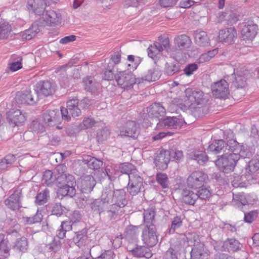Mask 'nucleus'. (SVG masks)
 <instances>
[{"mask_svg":"<svg viewBox=\"0 0 259 259\" xmlns=\"http://www.w3.org/2000/svg\"><path fill=\"white\" fill-rule=\"evenodd\" d=\"M238 161V156L234 153H226L215 161L216 166L225 173L232 171Z\"/></svg>","mask_w":259,"mask_h":259,"instance_id":"obj_1","label":"nucleus"},{"mask_svg":"<svg viewBox=\"0 0 259 259\" xmlns=\"http://www.w3.org/2000/svg\"><path fill=\"white\" fill-rule=\"evenodd\" d=\"M188 242L193 246L191 251L192 259H205L209 256V250L203 243L200 242L199 236L193 235V239L189 240Z\"/></svg>","mask_w":259,"mask_h":259,"instance_id":"obj_2","label":"nucleus"},{"mask_svg":"<svg viewBox=\"0 0 259 259\" xmlns=\"http://www.w3.org/2000/svg\"><path fill=\"white\" fill-rule=\"evenodd\" d=\"M185 104L191 108L195 109L196 106H202L207 102L203 92L200 90L188 88L185 90Z\"/></svg>","mask_w":259,"mask_h":259,"instance_id":"obj_3","label":"nucleus"},{"mask_svg":"<svg viewBox=\"0 0 259 259\" xmlns=\"http://www.w3.org/2000/svg\"><path fill=\"white\" fill-rule=\"evenodd\" d=\"M117 84L123 89H129L135 83L141 82L140 78H136L132 71L125 70L120 71L115 76Z\"/></svg>","mask_w":259,"mask_h":259,"instance_id":"obj_4","label":"nucleus"},{"mask_svg":"<svg viewBox=\"0 0 259 259\" xmlns=\"http://www.w3.org/2000/svg\"><path fill=\"white\" fill-rule=\"evenodd\" d=\"M143 179L139 174L137 170L129 174L128 183L127 190L133 196L137 195L144 189Z\"/></svg>","mask_w":259,"mask_h":259,"instance_id":"obj_5","label":"nucleus"},{"mask_svg":"<svg viewBox=\"0 0 259 259\" xmlns=\"http://www.w3.org/2000/svg\"><path fill=\"white\" fill-rule=\"evenodd\" d=\"M143 243L149 247H153L158 242L157 228L155 225L143 226L141 235Z\"/></svg>","mask_w":259,"mask_h":259,"instance_id":"obj_6","label":"nucleus"},{"mask_svg":"<svg viewBox=\"0 0 259 259\" xmlns=\"http://www.w3.org/2000/svg\"><path fill=\"white\" fill-rule=\"evenodd\" d=\"M211 90L213 96L216 98L226 99L229 95V84L225 79L212 83Z\"/></svg>","mask_w":259,"mask_h":259,"instance_id":"obj_7","label":"nucleus"},{"mask_svg":"<svg viewBox=\"0 0 259 259\" xmlns=\"http://www.w3.org/2000/svg\"><path fill=\"white\" fill-rule=\"evenodd\" d=\"M207 178V174L202 171H193L187 178V185L189 187L193 189L201 188Z\"/></svg>","mask_w":259,"mask_h":259,"instance_id":"obj_8","label":"nucleus"},{"mask_svg":"<svg viewBox=\"0 0 259 259\" xmlns=\"http://www.w3.org/2000/svg\"><path fill=\"white\" fill-rule=\"evenodd\" d=\"M219 245L220 247L214 246V249L229 252H234L241 250L242 248V245L239 241L233 238H228L223 242H219Z\"/></svg>","mask_w":259,"mask_h":259,"instance_id":"obj_9","label":"nucleus"},{"mask_svg":"<svg viewBox=\"0 0 259 259\" xmlns=\"http://www.w3.org/2000/svg\"><path fill=\"white\" fill-rule=\"evenodd\" d=\"M146 115L144 117L152 119H158L159 120L165 113V109L160 103H155L147 108Z\"/></svg>","mask_w":259,"mask_h":259,"instance_id":"obj_10","label":"nucleus"},{"mask_svg":"<svg viewBox=\"0 0 259 259\" xmlns=\"http://www.w3.org/2000/svg\"><path fill=\"white\" fill-rule=\"evenodd\" d=\"M55 92V88L49 81H40L37 83L34 90V94L37 97H45L52 95Z\"/></svg>","mask_w":259,"mask_h":259,"instance_id":"obj_11","label":"nucleus"},{"mask_svg":"<svg viewBox=\"0 0 259 259\" xmlns=\"http://www.w3.org/2000/svg\"><path fill=\"white\" fill-rule=\"evenodd\" d=\"M21 195L20 190H15L13 193L5 200V205L12 210H18L21 207L20 203Z\"/></svg>","mask_w":259,"mask_h":259,"instance_id":"obj_12","label":"nucleus"},{"mask_svg":"<svg viewBox=\"0 0 259 259\" xmlns=\"http://www.w3.org/2000/svg\"><path fill=\"white\" fill-rule=\"evenodd\" d=\"M46 6L45 0H28L26 7L30 12L40 16L44 13Z\"/></svg>","mask_w":259,"mask_h":259,"instance_id":"obj_13","label":"nucleus"},{"mask_svg":"<svg viewBox=\"0 0 259 259\" xmlns=\"http://www.w3.org/2000/svg\"><path fill=\"white\" fill-rule=\"evenodd\" d=\"M38 100L36 95L32 94L29 90H26L17 94L16 100L20 104H26L30 105H34Z\"/></svg>","mask_w":259,"mask_h":259,"instance_id":"obj_14","label":"nucleus"},{"mask_svg":"<svg viewBox=\"0 0 259 259\" xmlns=\"http://www.w3.org/2000/svg\"><path fill=\"white\" fill-rule=\"evenodd\" d=\"M182 121L180 118L176 116H168L163 120H160L157 123L156 128L161 129L163 128H177L181 126Z\"/></svg>","mask_w":259,"mask_h":259,"instance_id":"obj_15","label":"nucleus"},{"mask_svg":"<svg viewBox=\"0 0 259 259\" xmlns=\"http://www.w3.org/2000/svg\"><path fill=\"white\" fill-rule=\"evenodd\" d=\"M42 15L44 21L50 26H56L61 23V15L55 11H46L45 14Z\"/></svg>","mask_w":259,"mask_h":259,"instance_id":"obj_16","label":"nucleus"},{"mask_svg":"<svg viewBox=\"0 0 259 259\" xmlns=\"http://www.w3.org/2000/svg\"><path fill=\"white\" fill-rule=\"evenodd\" d=\"M139 133L137 124L134 121H128L126 124L120 130L118 136L121 137H129L135 138Z\"/></svg>","mask_w":259,"mask_h":259,"instance_id":"obj_17","label":"nucleus"},{"mask_svg":"<svg viewBox=\"0 0 259 259\" xmlns=\"http://www.w3.org/2000/svg\"><path fill=\"white\" fill-rule=\"evenodd\" d=\"M245 71L239 70L238 68L234 69V79L232 81L233 85L237 89H244L246 87V78Z\"/></svg>","mask_w":259,"mask_h":259,"instance_id":"obj_18","label":"nucleus"},{"mask_svg":"<svg viewBox=\"0 0 259 259\" xmlns=\"http://www.w3.org/2000/svg\"><path fill=\"white\" fill-rule=\"evenodd\" d=\"M7 118L9 123L13 126H18L25 122L26 117L25 113H23L20 110L17 109L10 111L8 113Z\"/></svg>","mask_w":259,"mask_h":259,"instance_id":"obj_19","label":"nucleus"},{"mask_svg":"<svg viewBox=\"0 0 259 259\" xmlns=\"http://www.w3.org/2000/svg\"><path fill=\"white\" fill-rule=\"evenodd\" d=\"M237 37V32L234 27L222 29L219 32V38L221 41L231 44Z\"/></svg>","mask_w":259,"mask_h":259,"instance_id":"obj_20","label":"nucleus"},{"mask_svg":"<svg viewBox=\"0 0 259 259\" xmlns=\"http://www.w3.org/2000/svg\"><path fill=\"white\" fill-rule=\"evenodd\" d=\"M258 30L257 25L252 21L248 22L242 29L241 35L244 39L252 40L256 36Z\"/></svg>","mask_w":259,"mask_h":259,"instance_id":"obj_21","label":"nucleus"},{"mask_svg":"<svg viewBox=\"0 0 259 259\" xmlns=\"http://www.w3.org/2000/svg\"><path fill=\"white\" fill-rule=\"evenodd\" d=\"M127 249L132 252V254L136 257H144L147 258L152 256V253L149 249L145 246H137L136 247H132L130 244L127 245Z\"/></svg>","mask_w":259,"mask_h":259,"instance_id":"obj_22","label":"nucleus"},{"mask_svg":"<svg viewBox=\"0 0 259 259\" xmlns=\"http://www.w3.org/2000/svg\"><path fill=\"white\" fill-rule=\"evenodd\" d=\"M139 226H130L126 228L124 233V238L125 240L131 244L136 243L139 233Z\"/></svg>","mask_w":259,"mask_h":259,"instance_id":"obj_23","label":"nucleus"},{"mask_svg":"<svg viewBox=\"0 0 259 259\" xmlns=\"http://www.w3.org/2000/svg\"><path fill=\"white\" fill-rule=\"evenodd\" d=\"M44 121L48 125L57 124L60 120V112L58 110H48L43 114Z\"/></svg>","mask_w":259,"mask_h":259,"instance_id":"obj_24","label":"nucleus"},{"mask_svg":"<svg viewBox=\"0 0 259 259\" xmlns=\"http://www.w3.org/2000/svg\"><path fill=\"white\" fill-rule=\"evenodd\" d=\"M170 152L162 150L158 153L154 159V162L157 166L166 167L170 160Z\"/></svg>","mask_w":259,"mask_h":259,"instance_id":"obj_25","label":"nucleus"},{"mask_svg":"<svg viewBox=\"0 0 259 259\" xmlns=\"http://www.w3.org/2000/svg\"><path fill=\"white\" fill-rule=\"evenodd\" d=\"M175 44L180 51H183L190 48L192 41L190 38L186 34H182L175 38Z\"/></svg>","mask_w":259,"mask_h":259,"instance_id":"obj_26","label":"nucleus"},{"mask_svg":"<svg viewBox=\"0 0 259 259\" xmlns=\"http://www.w3.org/2000/svg\"><path fill=\"white\" fill-rule=\"evenodd\" d=\"M227 149V144L223 140H218L213 141L207 148V151L214 154H218L226 152Z\"/></svg>","mask_w":259,"mask_h":259,"instance_id":"obj_27","label":"nucleus"},{"mask_svg":"<svg viewBox=\"0 0 259 259\" xmlns=\"http://www.w3.org/2000/svg\"><path fill=\"white\" fill-rule=\"evenodd\" d=\"M189 159L195 160L199 164L204 165L208 160V157L205 152L202 151H193L188 154Z\"/></svg>","mask_w":259,"mask_h":259,"instance_id":"obj_28","label":"nucleus"},{"mask_svg":"<svg viewBox=\"0 0 259 259\" xmlns=\"http://www.w3.org/2000/svg\"><path fill=\"white\" fill-rule=\"evenodd\" d=\"M113 203L118 204L119 207H124L127 204L126 193L123 189H117L114 191Z\"/></svg>","mask_w":259,"mask_h":259,"instance_id":"obj_29","label":"nucleus"},{"mask_svg":"<svg viewBox=\"0 0 259 259\" xmlns=\"http://www.w3.org/2000/svg\"><path fill=\"white\" fill-rule=\"evenodd\" d=\"M194 36L196 44L200 47H206L210 44V39L206 32L204 31H195Z\"/></svg>","mask_w":259,"mask_h":259,"instance_id":"obj_30","label":"nucleus"},{"mask_svg":"<svg viewBox=\"0 0 259 259\" xmlns=\"http://www.w3.org/2000/svg\"><path fill=\"white\" fill-rule=\"evenodd\" d=\"M95 185L96 181L91 176H87L81 180V188L83 193L91 192Z\"/></svg>","mask_w":259,"mask_h":259,"instance_id":"obj_31","label":"nucleus"},{"mask_svg":"<svg viewBox=\"0 0 259 259\" xmlns=\"http://www.w3.org/2000/svg\"><path fill=\"white\" fill-rule=\"evenodd\" d=\"M156 212L154 208H151L144 210L143 212V226H149L154 225L155 216Z\"/></svg>","mask_w":259,"mask_h":259,"instance_id":"obj_32","label":"nucleus"},{"mask_svg":"<svg viewBox=\"0 0 259 259\" xmlns=\"http://www.w3.org/2000/svg\"><path fill=\"white\" fill-rule=\"evenodd\" d=\"M198 199V196L196 193L193 192L192 191L185 189L182 192V200L184 203L194 205L196 200Z\"/></svg>","mask_w":259,"mask_h":259,"instance_id":"obj_33","label":"nucleus"},{"mask_svg":"<svg viewBox=\"0 0 259 259\" xmlns=\"http://www.w3.org/2000/svg\"><path fill=\"white\" fill-rule=\"evenodd\" d=\"M81 110L78 108H75L70 110H66L65 108H61V114L63 119L67 121L70 120L71 116L76 117L81 115Z\"/></svg>","mask_w":259,"mask_h":259,"instance_id":"obj_34","label":"nucleus"},{"mask_svg":"<svg viewBox=\"0 0 259 259\" xmlns=\"http://www.w3.org/2000/svg\"><path fill=\"white\" fill-rule=\"evenodd\" d=\"M83 160L90 168L93 169H99L103 165L102 161L90 155L85 156Z\"/></svg>","mask_w":259,"mask_h":259,"instance_id":"obj_35","label":"nucleus"},{"mask_svg":"<svg viewBox=\"0 0 259 259\" xmlns=\"http://www.w3.org/2000/svg\"><path fill=\"white\" fill-rule=\"evenodd\" d=\"M28 248V242L26 238L22 237L18 238L14 243L13 248L19 252H25Z\"/></svg>","mask_w":259,"mask_h":259,"instance_id":"obj_36","label":"nucleus"},{"mask_svg":"<svg viewBox=\"0 0 259 259\" xmlns=\"http://www.w3.org/2000/svg\"><path fill=\"white\" fill-rule=\"evenodd\" d=\"M161 75L160 70L157 67L149 69L147 73L141 78L148 81H154L158 79Z\"/></svg>","mask_w":259,"mask_h":259,"instance_id":"obj_37","label":"nucleus"},{"mask_svg":"<svg viewBox=\"0 0 259 259\" xmlns=\"http://www.w3.org/2000/svg\"><path fill=\"white\" fill-rule=\"evenodd\" d=\"M72 227L71 223L68 221H63L56 231V237L58 239H62L66 237L67 232L72 230Z\"/></svg>","mask_w":259,"mask_h":259,"instance_id":"obj_38","label":"nucleus"},{"mask_svg":"<svg viewBox=\"0 0 259 259\" xmlns=\"http://www.w3.org/2000/svg\"><path fill=\"white\" fill-rule=\"evenodd\" d=\"M83 83L85 90L90 92H95L100 85L99 83L96 81L94 77L91 76L84 78Z\"/></svg>","mask_w":259,"mask_h":259,"instance_id":"obj_39","label":"nucleus"},{"mask_svg":"<svg viewBox=\"0 0 259 259\" xmlns=\"http://www.w3.org/2000/svg\"><path fill=\"white\" fill-rule=\"evenodd\" d=\"M8 240L3 234H0V259H4L9 255Z\"/></svg>","mask_w":259,"mask_h":259,"instance_id":"obj_40","label":"nucleus"},{"mask_svg":"<svg viewBox=\"0 0 259 259\" xmlns=\"http://www.w3.org/2000/svg\"><path fill=\"white\" fill-rule=\"evenodd\" d=\"M75 244L79 247L85 245L88 243V237L87 232L85 230H82L77 233L76 236L74 238Z\"/></svg>","mask_w":259,"mask_h":259,"instance_id":"obj_41","label":"nucleus"},{"mask_svg":"<svg viewBox=\"0 0 259 259\" xmlns=\"http://www.w3.org/2000/svg\"><path fill=\"white\" fill-rule=\"evenodd\" d=\"M66 166L63 165H60L57 167V170L58 172L56 176V180L55 184L58 185H62L65 184V179H66V172L65 171Z\"/></svg>","mask_w":259,"mask_h":259,"instance_id":"obj_42","label":"nucleus"},{"mask_svg":"<svg viewBox=\"0 0 259 259\" xmlns=\"http://www.w3.org/2000/svg\"><path fill=\"white\" fill-rule=\"evenodd\" d=\"M16 159L14 155L9 154L6 155L0 161V171L4 170L11 167L16 161Z\"/></svg>","mask_w":259,"mask_h":259,"instance_id":"obj_43","label":"nucleus"},{"mask_svg":"<svg viewBox=\"0 0 259 259\" xmlns=\"http://www.w3.org/2000/svg\"><path fill=\"white\" fill-rule=\"evenodd\" d=\"M59 190L58 194L62 196H69L72 197L75 194V189L74 186H68L66 185H58Z\"/></svg>","mask_w":259,"mask_h":259,"instance_id":"obj_44","label":"nucleus"},{"mask_svg":"<svg viewBox=\"0 0 259 259\" xmlns=\"http://www.w3.org/2000/svg\"><path fill=\"white\" fill-rule=\"evenodd\" d=\"M42 219V215L38 210L36 213L32 217H23L22 221L25 225H31L35 223H39Z\"/></svg>","mask_w":259,"mask_h":259,"instance_id":"obj_45","label":"nucleus"},{"mask_svg":"<svg viewBox=\"0 0 259 259\" xmlns=\"http://www.w3.org/2000/svg\"><path fill=\"white\" fill-rule=\"evenodd\" d=\"M105 206L106 205L100 199H94L90 203L92 211L100 214L104 211Z\"/></svg>","mask_w":259,"mask_h":259,"instance_id":"obj_46","label":"nucleus"},{"mask_svg":"<svg viewBox=\"0 0 259 259\" xmlns=\"http://www.w3.org/2000/svg\"><path fill=\"white\" fill-rule=\"evenodd\" d=\"M122 207H119L118 204H115L113 203L110 205L106 211L107 216L110 220L115 219L117 218L119 210L122 208Z\"/></svg>","mask_w":259,"mask_h":259,"instance_id":"obj_47","label":"nucleus"},{"mask_svg":"<svg viewBox=\"0 0 259 259\" xmlns=\"http://www.w3.org/2000/svg\"><path fill=\"white\" fill-rule=\"evenodd\" d=\"M50 197V191L48 189L45 190L39 193L35 197V203L39 205L45 204Z\"/></svg>","mask_w":259,"mask_h":259,"instance_id":"obj_48","label":"nucleus"},{"mask_svg":"<svg viewBox=\"0 0 259 259\" xmlns=\"http://www.w3.org/2000/svg\"><path fill=\"white\" fill-rule=\"evenodd\" d=\"M56 180V176L54 175L51 170H47L44 172L42 182L47 186H51L55 183Z\"/></svg>","mask_w":259,"mask_h":259,"instance_id":"obj_49","label":"nucleus"},{"mask_svg":"<svg viewBox=\"0 0 259 259\" xmlns=\"http://www.w3.org/2000/svg\"><path fill=\"white\" fill-rule=\"evenodd\" d=\"M39 31V28L37 25H32L31 27L26 30L22 33V38L26 40H30L34 37Z\"/></svg>","mask_w":259,"mask_h":259,"instance_id":"obj_50","label":"nucleus"},{"mask_svg":"<svg viewBox=\"0 0 259 259\" xmlns=\"http://www.w3.org/2000/svg\"><path fill=\"white\" fill-rule=\"evenodd\" d=\"M113 196L114 191L109 188H106L104 190L100 199L106 205L110 202L113 203Z\"/></svg>","mask_w":259,"mask_h":259,"instance_id":"obj_51","label":"nucleus"},{"mask_svg":"<svg viewBox=\"0 0 259 259\" xmlns=\"http://www.w3.org/2000/svg\"><path fill=\"white\" fill-rule=\"evenodd\" d=\"M62 243L59 239L54 238L52 242L46 245V249L49 252H57L61 248Z\"/></svg>","mask_w":259,"mask_h":259,"instance_id":"obj_52","label":"nucleus"},{"mask_svg":"<svg viewBox=\"0 0 259 259\" xmlns=\"http://www.w3.org/2000/svg\"><path fill=\"white\" fill-rule=\"evenodd\" d=\"M234 154L238 156V160L240 158H250L252 156V152L246 144H241L238 153H234Z\"/></svg>","mask_w":259,"mask_h":259,"instance_id":"obj_53","label":"nucleus"},{"mask_svg":"<svg viewBox=\"0 0 259 259\" xmlns=\"http://www.w3.org/2000/svg\"><path fill=\"white\" fill-rule=\"evenodd\" d=\"M11 30V26L9 25L8 22L4 20L0 21V39L7 38Z\"/></svg>","mask_w":259,"mask_h":259,"instance_id":"obj_54","label":"nucleus"},{"mask_svg":"<svg viewBox=\"0 0 259 259\" xmlns=\"http://www.w3.org/2000/svg\"><path fill=\"white\" fill-rule=\"evenodd\" d=\"M154 45L159 53L163 50L167 51L169 48V41L168 38H161L160 41L155 42Z\"/></svg>","mask_w":259,"mask_h":259,"instance_id":"obj_55","label":"nucleus"},{"mask_svg":"<svg viewBox=\"0 0 259 259\" xmlns=\"http://www.w3.org/2000/svg\"><path fill=\"white\" fill-rule=\"evenodd\" d=\"M180 65L178 64L166 63L164 69L165 73L171 76L180 71Z\"/></svg>","mask_w":259,"mask_h":259,"instance_id":"obj_56","label":"nucleus"},{"mask_svg":"<svg viewBox=\"0 0 259 259\" xmlns=\"http://www.w3.org/2000/svg\"><path fill=\"white\" fill-rule=\"evenodd\" d=\"M30 128L34 133H42L45 131L44 125L38 120H33L31 124Z\"/></svg>","mask_w":259,"mask_h":259,"instance_id":"obj_57","label":"nucleus"},{"mask_svg":"<svg viewBox=\"0 0 259 259\" xmlns=\"http://www.w3.org/2000/svg\"><path fill=\"white\" fill-rule=\"evenodd\" d=\"M113 64H112L111 62H109L108 66L106 68V69L105 71L104 75L103 76V78L104 79L107 80H111L113 79L115 76L113 71Z\"/></svg>","mask_w":259,"mask_h":259,"instance_id":"obj_58","label":"nucleus"},{"mask_svg":"<svg viewBox=\"0 0 259 259\" xmlns=\"http://www.w3.org/2000/svg\"><path fill=\"white\" fill-rule=\"evenodd\" d=\"M226 144H227V149L231 151L232 153H238L241 146V144L234 139L228 140Z\"/></svg>","mask_w":259,"mask_h":259,"instance_id":"obj_59","label":"nucleus"},{"mask_svg":"<svg viewBox=\"0 0 259 259\" xmlns=\"http://www.w3.org/2000/svg\"><path fill=\"white\" fill-rule=\"evenodd\" d=\"M156 181L163 188L168 187V179L165 174L161 172L157 173L156 175Z\"/></svg>","mask_w":259,"mask_h":259,"instance_id":"obj_60","label":"nucleus"},{"mask_svg":"<svg viewBox=\"0 0 259 259\" xmlns=\"http://www.w3.org/2000/svg\"><path fill=\"white\" fill-rule=\"evenodd\" d=\"M120 171L122 174H127L129 178V174L137 170L134 168V166L131 163H123L120 164L119 166Z\"/></svg>","mask_w":259,"mask_h":259,"instance_id":"obj_61","label":"nucleus"},{"mask_svg":"<svg viewBox=\"0 0 259 259\" xmlns=\"http://www.w3.org/2000/svg\"><path fill=\"white\" fill-rule=\"evenodd\" d=\"M110 135L109 130L105 127L99 130L97 133V139L98 142H102L107 139Z\"/></svg>","mask_w":259,"mask_h":259,"instance_id":"obj_62","label":"nucleus"},{"mask_svg":"<svg viewBox=\"0 0 259 259\" xmlns=\"http://www.w3.org/2000/svg\"><path fill=\"white\" fill-rule=\"evenodd\" d=\"M95 120L92 117L84 118L80 123L79 127L80 130H85L92 127L95 124Z\"/></svg>","mask_w":259,"mask_h":259,"instance_id":"obj_63","label":"nucleus"},{"mask_svg":"<svg viewBox=\"0 0 259 259\" xmlns=\"http://www.w3.org/2000/svg\"><path fill=\"white\" fill-rule=\"evenodd\" d=\"M249 170L251 171H256L259 169V156L252 159L249 162Z\"/></svg>","mask_w":259,"mask_h":259,"instance_id":"obj_64","label":"nucleus"}]
</instances>
